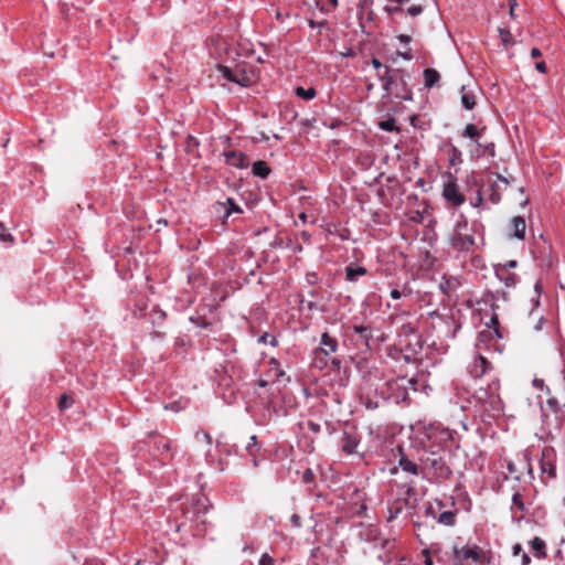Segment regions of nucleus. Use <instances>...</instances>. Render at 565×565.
Here are the masks:
<instances>
[{"mask_svg": "<svg viewBox=\"0 0 565 565\" xmlns=\"http://www.w3.org/2000/svg\"><path fill=\"white\" fill-rule=\"evenodd\" d=\"M425 435L430 445H424L419 456L420 471L424 478L441 483L452 476V470L449 466V455L445 451L444 447L452 440V431L448 428L431 425Z\"/></svg>", "mask_w": 565, "mask_h": 565, "instance_id": "1", "label": "nucleus"}, {"mask_svg": "<svg viewBox=\"0 0 565 565\" xmlns=\"http://www.w3.org/2000/svg\"><path fill=\"white\" fill-rule=\"evenodd\" d=\"M376 76L382 82L384 97L393 95L401 100H413V92L407 83L409 78L407 71L385 66L384 72H379Z\"/></svg>", "mask_w": 565, "mask_h": 565, "instance_id": "2", "label": "nucleus"}, {"mask_svg": "<svg viewBox=\"0 0 565 565\" xmlns=\"http://www.w3.org/2000/svg\"><path fill=\"white\" fill-rule=\"evenodd\" d=\"M450 245L459 252H469L475 245L473 230L463 215L459 216L450 236Z\"/></svg>", "mask_w": 565, "mask_h": 565, "instance_id": "3", "label": "nucleus"}, {"mask_svg": "<svg viewBox=\"0 0 565 565\" xmlns=\"http://www.w3.org/2000/svg\"><path fill=\"white\" fill-rule=\"evenodd\" d=\"M487 553L475 543H467L462 546H454V562L456 565H466L467 563L488 562Z\"/></svg>", "mask_w": 565, "mask_h": 565, "instance_id": "4", "label": "nucleus"}, {"mask_svg": "<svg viewBox=\"0 0 565 565\" xmlns=\"http://www.w3.org/2000/svg\"><path fill=\"white\" fill-rule=\"evenodd\" d=\"M339 344L335 338L331 337L329 332H323L320 338L319 348L315 350V365L322 369L327 365V361L322 360L320 355L329 356L338 351Z\"/></svg>", "mask_w": 565, "mask_h": 565, "instance_id": "5", "label": "nucleus"}, {"mask_svg": "<svg viewBox=\"0 0 565 565\" xmlns=\"http://www.w3.org/2000/svg\"><path fill=\"white\" fill-rule=\"evenodd\" d=\"M211 508L210 501L204 495L193 499L191 505L184 509L185 518L196 520L200 515H204Z\"/></svg>", "mask_w": 565, "mask_h": 565, "instance_id": "6", "label": "nucleus"}, {"mask_svg": "<svg viewBox=\"0 0 565 565\" xmlns=\"http://www.w3.org/2000/svg\"><path fill=\"white\" fill-rule=\"evenodd\" d=\"M491 363L481 354H477L469 363L467 370L473 379H480L490 369Z\"/></svg>", "mask_w": 565, "mask_h": 565, "instance_id": "7", "label": "nucleus"}, {"mask_svg": "<svg viewBox=\"0 0 565 565\" xmlns=\"http://www.w3.org/2000/svg\"><path fill=\"white\" fill-rule=\"evenodd\" d=\"M138 311H139L138 315L140 317L148 318V320L153 324V327L161 326L167 318L166 311L160 309L159 306H157V305H153L149 311H147L146 307L145 308L139 307Z\"/></svg>", "mask_w": 565, "mask_h": 565, "instance_id": "8", "label": "nucleus"}, {"mask_svg": "<svg viewBox=\"0 0 565 565\" xmlns=\"http://www.w3.org/2000/svg\"><path fill=\"white\" fill-rule=\"evenodd\" d=\"M443 195L448 203L459 206L465 202V195L459 191L455 182L446 183L444 186Z\"/></svg>", "mask_w": 565, "mask_h": 565, "instance_id": "9", "label": "nucleus"}, {"mask_svg": "<svg viewBox=\"0 0 565 565\" xmlns=\"http://www.w3.org/2000/svg\"><path fill=\"white\" fill-rule=\"evenodd\" d=\"M540 467L543 476H546L548 479L555 478L556 468L552 458V449H544L542 451Z\"/></svg>", "mask_w": 565, "mask_h": 565, "instance_id": "10", "label": "nucleus"}, {"mask_svg": "<svg viewBox=\"0 0 565 565\" xmlns=\"http://www.w3.org/2000/svg\"><path fill=\"white\" fill-rule=\"evenodd\" d=\"M225 162L237 169H245L248 167V162L245 153L242 151L230 150L224 152Z\"/></svg>", "mask_w": 565, "mask_h": 565, "instance_id": "11", "label": "nucleus"}, {"mask_svg": "<svg viewBox=\"0 0 565 565\" xmlns=\"http://www.w3.org/2000/svg\"><path fill=\"white\" fill-rule=\"evenodd\" d=\"M495 276L504 284L508 288H513L516 285L518 277L515 274L510 273L507 266H498L495 268Z\"/></svg>", "mask_w": 565, "mask_h": 565, "instance_id": "12", "label": "nucleus"}, {"mask_svg": "<svg viewBox=\"0 0 565 565\" xmlns=\"http://www.w3.org/2000/svg\"><path fill=\"white\" fill-rule=\"evenodd\" d=\"M359 444L360 440L355 435L344 433L342 437L341 449L348 455H353L356 452Z\"/></svg>", "mask_w": 565, "mask_h": 565, "instance_id": "13", "label": "nucleus"}, {"mask_svg": "<svg viewBox=\"0 0 565 565\" xmlns=\"http://www.w3.org/2000/svg\"><path fill=\"white\" fill-rule=\"evenodd\" d=\"M398 466L404 472L417 476L420 471V463L417 465L413 460H411L406 455L401 454L398 459Z\"/></svg>", "mask_w": 565, "mask_h": 565, "instance_id": "14", "label": "nucleus"}, {"mask_svg": "<svg viewBox=\"0 0 565 565\" xmlns=\"http://www.w3.org/2000/svg\"><path fill=\"white\" fill-rule=\"evenodd\" d=\"M512 236L518 239H523L525 236V220L522 216H514L510 223Z\"/></svg>", "mask_w": 565, "mask_h": 565, "instance_id": "15", "label": "nucleus"}, {"mask_svg": "<svg viewBox=\"0 0 565 565\" xmlns=\"http://www.w3.org/2000/svg\"><path fill=\"white\" fill-rule=\"evenodd\" d=\"M367 270L363 266L350 264L345 267V279L350 282H355L359 277L365 276Z\"/></svg>", "mask_w": 565, "mask_h": 565, "instance_id": "16", "label": "nucleus"}, {"mask_svg": "<svg viewBox=\"0 0 565 565\" xmlns=\"http://www.w3.org/2000/svg\"><path fill=\"white\" fill-rule=\"evenodd\" d=\"M423 75H424V85L428 89L438 85V83L440 81V74L435 68H429V67L425 68Z\"/></svg>", "mask_w": 565, "mask_h": 565, "instance_id": "17", "label": "nucleus"}, {"mask_svg": "<svg viewBox=\"0 0 565 565\" xmlns=\"http://www.w3.org/2000/svg\"><path fill=\"white\" fill-rule=\"evenodd\" d=\"M530 545L536 558L541 559L546 557V544L541 537L535 536L534 539H532L530 541Z\"/></svg>", "mask_w": 565, "mask_h": 565, "instance_id": "18", "label": "nucleus"}, {"mask_svg": "<svg viewBox=\"0 0 565 565\" xmlns=\"http://www.w3.org/2000/svg\"><path fill=\"white\" fill-rule=\"evenodd\" d=\"M354 333L360 335L361 341L366 348H370L372 340V328L369 326H353Z\"/></svg>", "mask_w": 565, "mask_h": 565, "instance_id": "19", "label": "nucleus"}, {"mask_svg": "<svg viewBox=\"0 0 565 565\" xmlns=\"http://www.w3.org/2000/svg\"><path fill=\"white\" fill-rule=\"evenodd\" d=\"M489 327L492 328V331L491 330H487V331H481L479 333V340L482 341L483 339L488 338V337H491V333L493 332L494 335L498 338V339H501L502 338V334L499 330V319H498V316L494 313L491 319H490V324Z\"/></svg>", "mask_w": 565, "mask_h": 565, "instance_id": "20", "label": "nucleus"}, {"mask_svg": "<svg viewBox=\"0 0 565 565\" xmlns=\"http://www.w3.org/2000/svg\"><path fill=\"white\" fill-rule=\"evenodd\" d=\"M221 209H224V216L228 217L233 213H242L243 210L232 198H227L225 203H218Z\"/></svg>", "mask_w": 565, "mask_h": 565, "instance_id": "21", "label": "nucleus"}, {"mask_svg": "<svg viewBox=\"0 0 565 565\" xmlns=\"http://www.w3.org/2000/svg\"><path fill=\"white\" fill-rule=\"evenodd\" d=\"M511 511L512 513H515L516 511L520 512V515L516 516L518 520H521L523 518V513L525 512V504L522 499V495L519 492H515L512 497Z\"/></svg>", "mask_w": 565, "mask_h": 565, "instance_id": "22", "label": "nucleus"}, {"mask_svg": "<svg viewBox=\"0 0 565 565\" xmlns=\"http://www.w3.org/2000/svg\"><path fill=\"white\" fill-rule=\"evenodd\" d=\"M270 173V168L265 161H256L253 164V174L262 179H266Z\"/></svg>", "mask_w": 565, "mask_h": 565, "instance_id": "23", "label": "nucleus"}, {"mask_svg": "<svg viewBox=\"0 0 565 565\" xmlns=\"http://www.w3.org/2000/svg\"><path fill=\"white\" fill-rule=\"evenodd\" d=\"M235 72L236 73H235L234 77L232 78V82L235 84H238L243 87L249 86L250 77L246 73V71L245 70H235Z\"/></svg>", "mask_w": 565, "mask_h": 565, "instance_id": "24", "label": "nucleus"}, {"mask_svg": "<svg viewBox=\"0 0 565 565\" xmlns=\"http://www.w3.org/2000/svg\"><path fill=\"white\" fill-rule=\"evenodd\" d=\"M270 372L274 373L275 380L280 381L286 377V372L281 369L280 363L277 359L271 358L269 360Z\"/></svg>", "mask_w": 565, "mask_h": 565, "instance_id": "25", "label": "nucleus"}, {"mask_svg": "<svg viewBox=\"0 0 565 565\" xmlns=\"http://www.w3.org/2000/svg\"><path fill=\"white\" fill-rule=\"evenodd\" d=\"M489 200L493 204H498L501 201L502 188L498 182H493L489 185Z\"/></svg>", "mask_w": 565, "mask_h": 565, "instance_id": "26", "label": "nucleus"}, {"mask_svg": "<svg viewBox=\"0 0 565 565\" xmlns=\"http://www.w3.org/2000/svg\"><path fill=\"white\" fill-rule=\"evenodd\" d=\"M296 95L302 99L311 100L316 97V89L313 87L305 88V87H297L295 90Z\"/></svg>", "mask_w": 565, "mask_h": 565, "instance_id": "27", "label": "nucleus"}, {"mask_svg": "<svg viewBox=\"0 0 565 565\" xmlns=\"http://www.w3.org/2000/svg\"><path fill=\"white\" fill-rule=\"evenodd\" d=\"M438 523L451 526L456 523V514L451 511H444L438 516Z\"/></svg>", "mask_w": 565, "mask_h": 565, "instance_id": "28", "label": "nucleus"}, {"mask_svg": "<svg viewBox=\"0 0 565 565\" xmlns=\"http://www.w3.org/2000/svg\"><path fill=\"white\" fill-rule=\"evenodd\" d=\"M461 104L467 110H471L476 106V96L473 93H463L461 96Z\"/></svg>", "mask_w": 565, "mask_h": 565, "instance_id": "29", "label": "nucleus"}, {"mask_svg": "<svg viewBox=\"0 0 565 565\" xmlns=\"http://www.w3.org/2000/svg\"><path fill=\"white\" fill-rule=\"evenodd\" d=\"M379 127L384 131H399V128L396 125V120L393 117L387 118L379 124Z\"/></svg>", "mask_w": 565, "mask_h": 565, "instance_id": "30", "label": "nucleus"}, {"mask_svg": "<svg viewBox=\"0 0 565 565\" xmlns=\"http://www.w3.org/2000/svg\"><path fill=\"white\" fill-rule=\"evenodd\" d=\"M461 162H462L461 151L457 147L451 146V148L449 150V163H450V166H456V164H459Z\"/></svg>", "mask_w": 565, "mask_h": 565, "instance_id": "31", "label": "nucleus"}, {"mask_svg": "<svg viewBox=\"0 0 565 565\" xmlns=\"http://www.w3.org/2000/svg\"><path fill=\"white\" fill-rule=\"evenodd\" d=\"M498 32H499V36L505 47L513 42V36L509 29L499 28Z\"/></svg>", "mask_w": 565, "mask_h": 565, "instance_id": "32", "label": "nucleus"}, {"mask_svg": "<svg viewBox=\"0 0 565 565\" xmlns=\"http://www.w3.org/2000/svg\"><path fill=\"white\" fill-rule=\"evenodd\" d=\"M482 130H479L473 124H468L463 131L462 136L467 138H477L481 135Z\"/></svg>", "mask_w": 565, "mask_h": 565, "instance_id": "33", "label": "nucleus"}, {"mask_svg": "<svg viewBox=\"0 0 565 565\" xmlns=\"http://www.w3.org/2000/svg\"><path fill=\"white\" fill-rule=\"evenodd\" d=\"M245 449L252 456H254L259 450L256 435H252L249 437V441L246 444Z\"/></svg>", "mask_w": 565, "mask_h": 565, "instance_id": "34", "label": "nucleus"}, {"mask_svg": "<svg viewBox=\"0 0 565 565\" xmlns=\"http://www.w3.org/2000/svg\"><path fill=\"white\" fill-rule=\"evenodd\" d=\"M397 57H402L406 61H411L413 60L414 55L412 54L411 50L408 51H405V52H402V51H396L392 56H391V60L393 62H396Z\"/></svg>", "mask_w": 565, "mask_h": 565, "instance_id": "35", "label": "nucleus"}, {"mask_svg": "<svg viewBox=\"0 0 565 565\" xmlns=\"http://www.w3.org/2000/svg\"><path fill=\"white\" fill-rule=\"evenodd\" d=\"M315 478H316L315 472H313V471H312V469H310V468H307V469L303 471L302 477H301L302 482H303L305 484H311V483H313V482H315Z\"/></svg>", "mask_w": 565, "mask_h": 565, "instance_id": "36", "label": "nucleus"}, {"mask_svg": "<svg viewBox=\"0 0 565 565\" xmlns=\"http://www.w3.org/2000/svg\"><path fill=\"white\" fill-rule=\"evenodd\" d=\"M73 404V399L68 397L66 394H63L58 399L60 409L70 408Z\"/></svg>", "mask_w": 565, "mask_h": 565, "instance_id": "37", "label": "nucleus"}, {"mask_svg": "<svg viewBox=\"0 0 565 565\" xmlns=\"http://www.w3.org/2000/svg\"><path fill=\"white\" fill-rule=\"evenodd\" d=\"M439 289L441 290L443 294H445L446 296H449L450 295V290L452 288V284L449 279H446L445 277L443 278V281H440L439 284Z\"/></svg>", "mask_w": 565, "mask_h": 565, "instance_id": "38", "label": "nucleus"}, {"mask_svg": "<svg viewBox=\"0 0 565 565\" xmlns=\"http://www.w3.org/2000/svg\"><path fill=\"white\" fill-rule=\"evenodd\" d=\"M258 341L262 342V343H265V344L269 343L273 347L277 345V339L274 335L269 334V333L262 334L259 337Z\"/></svg>", "mask_w": 565, "mask_h": 565, "instance_id": "39", "label": "nucleus"}, {"mask_svg": "<svg viewBox=\"0 0 565 565\" xmlns=\"http://www.w3.org/2000/svg\"><path fill=\"white\" fill-rule=\"evenodd\" d=\"M218 68L222 72L223 77L228 79L230 82H232V78L234 77V75L236 73L235 70H232L228 66H223V65H221Z\"/></svg>", "mask_w": 565, "mask_h": 565, "instance_id": "40", "label": "nucleus"}, {"mask_svg": "<svg viewBox=\"0 0 565 565\" xmlns=\"http://www.w3.org/2000/svg\"><path fill=\"white\" fill-rule=\"evenodd\" d=\"M0 242L8 243L12 242L11 234L7 231L2 223H0Z\"/></svg>", "mask_w": 565, "mask_h": 565, "instance_id": "41", "label": "nucleus"}, {"mask_svg": "<svg viewBox=\"0 0 565 565\" xmlns=\"http://www.w3.org/2000/svg\"><path fill=\"white\" fill-rule=\"evenodd\" d=\"M258 565H275V561L268 553H264L259 558Z\"/></svg>", "mask_w": 565, "mask_h": 565, "instance_id": "42", "label": "nucleus"}, {"mask_svg": "<svg viewBox=\"0 0 565 565\" xmlns=\"http://www.w3.org/2000/svg\"><path fill=\"white\" fill-rule=\"evenodd\" d=\"M449 320H451L452 324H454V330L451 331L450 335L452 338L456 337V333L458 332V330L461 328V323L459 322V320L456 319L455 315L451 313L450 317H448Z\"/></svg>", "mask_w": 565, "mask_h": 565, "instance_id": "43", "label": "nucleus"}, {"mask_svg": "<svg viewBox=\"0 0 565 565\" xmlns=\"http://www.w3.org/2000/svg\"><path fill=\"white\" fill-rule=\"evenodd\" d=\"M385 565H412L411 562L406 557H399L396 561L387 559Z\"/></svg>", "mask_w": 565, "mask_h": 565, "instance_id": "44", "label": "nucleus"}, {"mask_svg": "<svg viewBox=\"0 0 565 565\" xmlns=\"http://www.w3.org/2000/svg\"><path fill=\"white\" fill-rule=\"evenodd\" d=\"M423 12V7L419 4H413L407 9V13L412 17H417Z\"/></svg>", "mask_w": 565, "mask_h": 565, "instance_id": "45", "label": "nucleus"}, {"mask_svg": "<svg viewBox=\"0 0 565 565\" xmlns=\"http://www.w3.org/2000/svg\"><path fill=\"white\" fill-rule=\"evenodd\" d=\"M190 321L192 323H195L200 328H207L210 326V323L201 317H199V318L190 317Z\"/></svg>", "mask_w": 565, "mask_h": 565, "instance_id": "46", "label": "nucleus"}, {"mask_svg": "<svg viewBox=\"0 0 565 565\" xmlns=\"http://www.w3.org/2000/svg\"><path fill=\"white\" fill-rule=\"evenodd\" d=\"M307 427L313 434H319L321 431V425L312 420L307 422Z\"/></svg>", "mask_w": 565, "mask_h": 565, "instance_id": "47", "label": "nucleus"}, {"mask_svg": "<svg viewBox=\"0 0 565 565\" xmlns=\"http://www.w3.org/2000/svg\"><path fill=\"white\" fill-rule=\"evenodd\" d=\"M388 511H390V518H388V521H392L393 519L397 518V515L402 512V507L397 505V507H390L388 508Z\"/></svg>", "mask_w": 565, "mask_h": 565, "instance_id": "48", "label": "nucleus"}, {"mask_svg": "<svg viewBox=\"0 0 565 565\" xmlns=\"http://www.w3.org/2000/svg\"><path fill=\"white\" fill-rule=\"evenodd\" d=\"M546 404L553 412L557 413L559 411V405L556 398H548Z\"/></svg>", "mask_w": 565, "mask_h": 565, "instance_id": "49", "label": "nucleus"}, {"mask_svg": "<svg viewBox=\"0 0 565 565\" xmlns=\"http://www.w3.org/2000/svg\"><path fill=\"white\" fill-rule=\"evenodd\" d=\"M324 24H326V21H324V20H323V21H315V20H312V19H309V20H308V25H309L310 28H312V29L318 28L320 31H321V29L324 26Z\"/></svg>", "mask_w": 565, "mask_h": 565, "instance_id": "50", "label": "nucleus"}, {"mask_svg": "<svg viewBox=\"0 0 565 565\" xmlns=\"http://www.w3.org/2000/svg\"><path fill=\"white\" fill-rule=\"evenodd\" d=\"M290 523H291L292 526H295L297 529H300L301 527V519H300V516L297 513L292 514L291 518H290Z\"/></svg>", "mask_w": 565, "mask_h": 565, "instance_id": "51", "label": "nucleus"}, {"mask_svg": "<svg viewBox=\"0 0 565 565\" xmlns=\"http://www.w3.org/2000/svg\"><path fill=\"white\" fill-rule=\"evenodd\" d=\"M371 64H372V66H373L374 68H376V70H377V73H379V72H384V67L386 66V65H383V64L381 63V61H380L379 58H375V57H374V58H372Z\"/></svg>", "mask_w": 565, "mask_h": 565, "instance_id": "52", "label": "nucleus"}, {"mask_svg": "<svg viewBox=\"0 0 565 565\" xmlns=\"http://www.w3.org/2000/svg\"><path fill=\"white\" fill-rule=\"evenodd\" d=\"M535 70L542 74H545L547 72V66L544 61L536 62L534 65Z\"/></svg>", "mask_w": 565, "mask_h": 565, "instance_id": "53", "label": "nucleus"}, {"mask_svg": "<svg viewBox=\"0 0 565 565\" xmlns=\"http://www.w3.org/2000/svg\"><path fill=\"white\" fill-rule=\"evenodd\" d=\"M363 403H364V406L367 409H375V408L379 407L377 403L376 402H372L370 398L365 399Z\"/></svg>", "mask_w": 565, "mask_h": 565, "instance_id": "54", "label": "nucleus"}, {"mask_svg": "<svg viewBox=\"0 0 565 565\" xmlns=\"http://www.w3.org/2000/svg\"><path fill=\"white\" fill-rule=\"evenodd\" d=\"M397 40L401 43L408 44L412 41V36L411 35H406V34H399V35H397Z\"/></svg>", "mask_w": 565, "mask_h": 565, "instance_id": "55", "label": "nucleus"}, {"mask_svg": "<svg viewBox=\"0 0 565 565\" xmlns=\"http://www.w3.org/2000/svg\"><path fill=\"white\" fill-rule=\"evenodd\" d=\"M385 11L390 14H394V13H398V12H402V8L399 7H388L386 6L385 7Z\"/></svg>", "mask_w": 565, "mask_h": 565, "instance_id": "56", "label": "nucleus"}, {"mask_svg": "<svg viewBox=\"0 0 565 565\" xmlns=\"http://www.w3.org/2000/svg\"><path fill=\"white\" fill-rule=\"evenodd\" d=\"M521 463L523 465L524 468L527 469V472L531 476V478H533V469L530 461L527 459H524Z\"/></svg>", "mask_w": 565, "mask_h": 565, "instance_id": "57", "label": "nucleus"}, {"mask_svg": "<svg viewBox=\"0 0 565 565\" xmlns=\"http://www.w3.org/2000/svg\"><path fill=\"white\" fill-rule=\"evenodd\" d=\"M390 296L393 299H399L402 297V292L398 289L394 288L391 290Z\"/></svg>", "mask_w": 565, "mask_h": 565, "instance_id": "58", "label": "nucleus"}, {"mask_svg": "<svg viewBox=\"0 0 565 565\" xmlns=\"http://www.w3.org/2000/svg\"><path fill=\"white\" fill-rule=\"evenodd\" d=\"M541 55H542V52H541V50H540V49H537V47H533V49L531 50V57H533V58H537V57H540Z\"/></svg>", "mask_w": 565, "mask_h": 565, "instance_id": "59", "label": "nucleus"}, {"mask_svg": "<svg viewBox=\"0 0 565 565\" xmlns=\"http://www.w3.org/2000/svg\"><path fill=\"white\" fill-rule=\"evenodd\" d=\"M521 552H522L521 544H514L513 547H512V554L514 556H518Z\"/></svg>", "mask_w": 565, "mask_h": 565, "instance_id": "60", "label": "nucleus"}, {"mask_svg": "<svg viewBox=\"0 0 565 565\" xmlns=\"http://www.w3.org/2000/svg\"><path fill=\"white\" fill-rule=\"evenodd\" d=\"M482 201H483L482 194H481L480 191H478L477 198H476V202L473 203V206H476V207L480 206L482 204Z\"/></svg>", "mask_w": 565, "mask_h": 565, "instance_id": "61", "label": "nucleus"}, {"mask_svg": "<svg viewBox=\"0 0 565 565\" xmlns=\"http://www.w3.org/2000/svg\"><path fill=\"white\" fill-rule=\"evenodd\" d=\"M530 563H531V557L529 556V554L523 553L522 554V565H529Z\"/></svg>", "mask_w": 565, "mask_h": 565, "instance_id": "62", "label": "nucleus"}, {"mask_svg": "<svg viewBox=\"0 0 565 565\" xmlns=\"http://www.w3.org/2000/svg\"><path fill=\"white\" fill-rule=\"evenodd\" d=\"M533 385L537 388H542L544 386V381L541 380V379H534L533 380Z\"/></svg>", "mask_w": 565, "mask_h": 565, "instance_id": "63", "label": "nucleus"}, {"mask_svg": "<svg viewBox=\"0 0 565 565\" xmlns=\"http://www.w3.org/2000/svg\"><path fill=\"white\" fill-rule=\"evenodd\" d=\"M492 403H493V408L499 412L501 409V401H500V398L495 397Z\"/></svg>", "mask_w": 565, "mask_h": 565, "instance_id": "64", "label": "nucleus"}]
</instances>
